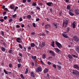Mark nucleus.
Listing matches in <instances>:
<instances>
[{
    "label": "nucleus",
    "instance_id": "nucleus-31",
    "mask_svg": "<svg viewBox=\"0 0 79 79\" xmlns=\"http://www.w3.org/2000/svg\"><path fill=\"white\" fill-rule=\"evenodd\" d=\"M75 23L74 22H73V28H75V27H76V24H75Z\"/></svg>",
    "mask_w": 79,
    "mask_h": 79
},
{
    "label": "nucleus",
    "instance_id": "nucleus-57",
    "mask_svg": "<svg viewBox=\"0 0 79 79\" xmlns=\"http://www.w3.org/2000/svg\"><path fill=\"white\" fill-rule=\"evenodd\" d=\"M16 28H19V27H20V26L18 25H17L16 26Z\"/></svg>",
    "mask_w": 79,
    "mask_h": 79
},
{
    "label": "nucleus",
    "instance_id": "nucleus-41",
    "mask_svg": "<svg viewBox=\"0 0 79 79\" xmlns=\"http://www.w3.org/2000/svg\"><path fill=\"white\" fill-rule=\"evenodd\" d=\"M19 21H20V22H21V21H23V19L22 18V17H21L19 19Z\"/></svg>",
    "mask_w": 79,
    "mask_h": 79
},
{
    "label": "nucleus",
    "instance_id": "nucleus-43",
    "mask_svg": "<svg viewBox=\"0 0 79 79\" xmlns=\"http://www.w3.org/2000/svg\"><path fill=\"white\" fill-rule=\"evenodd\" d=\"M61 13H62V11H60V12L59 13V16H61L62 15L61 14Z\"/></svg>",
    "mask_w": 79,
    "mask_h": 79
},
{
    "label": "nucleus",
    "instance_id": "nucleus-8",
    "mask_svg": "<svg viewBox=\"0 0 79 79\" xmlns=\"http://www.w3.org/2000/svg\"><path fill=\"white\" fill-rule=\"evenodd\" d=\"M54 48L56 52L58 53V52H60V50L59 49V48Z\"/></svg>",
    "mask_w": 79,
    "mask_h": 79
},
{
    "label": "nucleus",
    "instance_id": "nucleus-35",
    "mask_svg": "<svg viewBox=\"0 0 79 79\" xmlns=\"http://www.w3.org/2000/svg\"><path fill=\"white\" fill-rule=\"evenodd\" d=\"M20 76L21 78H22V79H24V76L23 74H21L20 75Z\"/></svg>",
    "mask_w": 79,
    "mask_h": 79
},
{
    "label": "nucleus",
    "instance_id": "nucleus-53",
    "mask_svg": "<svg viewBox=\"0 0 79 79\" xmlns=\"http://www.w3.org/2000/svg\"><path fill=\"white\" fill-rule=\"evenodd\" d=\"M4 10L5 11H9V10H8L7 8H5Z\"/></svg>",
    "mask_w": 79,
    "mask_h": 79
},
{
    "label": "nucleus",
    "instance_id": "nucleus-15",
    "mask_svg": "<svg viewBox=\"0 0 79 79\" xmlns=\"http://www.w3.org/2000/svg\"><path fill=\"white\" fill-rule=\"evenodd\" d=\"M53 24L55 26H56V28L57 29V28H58V24L56 23H53Z\"/></svg>",
    "mask_w": 79,
    "mask_h": 79
},
{
    "label": "nucleus",
    "instance_id": "nucleus-2",
    "mask_svg": "<svg viewBox=\"0 0 79 79\" xmlns=\"http://www.w3.org/2000/svg\"><path fill=\"white\" fill-rule=\"evenodd\" d=\"M35 70L37 73H39L42 71V67L40 66L38 68L35 69Z\"/></svg>",
    "mask_w": 79,
    "mask_h": 79
},
{
    "label": "nucleus",
    "instance_id": "nucleus-28",
    "mask_svg": "<svg viewBox=\"0 0 79 79\" xmlns=\"http://www.w3.org/2000/svg\"><path fill=\"white\" fill-rule=\"evenodd\" d=\"M57 67L58 69L59 70H60V69H61V66L57 65Z\"/></svg>",
    "mask_w": 79,
    "mask_h": 79
},
{
    "label": "nucleus",
    "instance_id": "nucleus-10",
    "mask_svg": "<svg viewBox=\"0 0 79 79\" xmlns=\"http://www.w3.org/2000/svg\"><path fill=\"white\" fill-rule=\"evenodd\" d=\"M46 5L49 6H51L53 5V3L52 2H49L46 3Z\"/></svg>",
    "mask_w": 79,
    "mask_h": 79
},
{
    "label": "nucleus",
    "instance_id": "nucleus-23",
    "mask_svg": "<svg viewBox=\"0 0 79 79\" xmlns=\"http://www.w3.org/2000/svg\"><path fill=\"white\" fill-rule=\"evenodd\" d=\"M13 51V50H12V49L11 48L8 51V53H10V54H11V53H12V52Z\"/></svg>",
    "mask_w": 79,
    "mask_h": 79
},
{
    "label": "nucleus",
    "instance_id": "nucleus-51",
    "mask_svg": "<svg viewBox=\"0 0 79 79\" xmlns=\"http://www.w3.org/2000/svg\"><path fill=\"white\" fill-rule=\"evenodd\" d=\"M1 34L2 35V36H4V32L2 31H1Z\"/></svg>",
    "mask_w": 79,
    "mask_h": 79
},
{
    "label": "nucleus",
    "instance_id": "nucleus-14",
    "mask_svg": "<svg viewBox=\"0 0 79 79\" xmlns=\"http://www.w3.org/2000/svg\"><path fill=\"white\" fill-rule=\"evenodd\" d=\"M75 14L76 15H78L79 14V10L78 9H77L75 10Z\"/></svg>",
    "mask_w": 79,
    "mask_h": 79
},
{
    "label": "nucleus",
    "instance_id": "nucleus-1",
    "mask_svg": "<svg viewBox=\"0 0 79 79\" xmlns=\"http://www.w3.org/2000/svg\"><path fill=\"white\" fill-rule=\"evenodd\" d=\"M68 19L67 18H65L64 20V21L63 23L62 27L64 26L65 27H66L68 24Z\"/></svg>",
    "mask_w": 79,
    "mask_h": 79
},
{
    "label": "nucleus",
    "instance_id": "nucleus-34",
    "mask_svg": "<svg viewBox=\"0 0 79 79\" xmlns=\"http://www.w3.org/2000/svg\"><path fill=\"white\" fill-rule=\"evenodd\" d=\"M69 14L71 15V16H74V13H73L72 12H69Z\"/></svg>",
    "mask_w": 79,
    "mask_h": 79
},
{
    "label": "nucleus",
    "instance_id": "nucleus-7",
    "mask_svg": "<svg viewBox=\"0 0 79 79\" xmlns=\"http://www.w3.org/2000/svg\"><path fill=\"white\" fill-rule=\"evenodd\" d=\"M49 53H51L52 56H55V53L54 52H53V51L50 50L49 51Z\"/></svg>",
    "mask_w": 79,
    "mask_h": 79
},
{
    "label": "nucleus",
    "instance_id": "nucleus-56",
    "mask_svg": "<svg viewBox=\"0 0 79 79\" xmlns=\"http://www.w3.org/2000/svg\"><path fill=\"white\" fill-rule=\"evenodd\" d=\"M23 49H24V51H25V52H26V47L23 46Z\"/></svg>",
    "mask_w": 79,
    "mask_h": 79
},
{
    "label": "nucleus",
    "instance_id": "nucleus-6",
    "mask_svg": "<svg viewBox=\"0 0 79 79\" xmlns=\"http://www.w3.org/2000/svg\"><path fill=\"white\" fill-rule=\"evenodd\" d=\"M45 45V43L44 42H42V44H41L40 45H39V48H42V47H44Z\"/></svg>",
    "mask_w": 79,
    "mask_h": 79
},
{
    "label": "nucleus",
    "instance_id": "nucleus-30",
    "mask_svg": "<svg viewBox=\"0 0 79 79\" xmlns=\"http://www.w3.org/2000/svg\"><path fill=\"white\" fill-rule=\"evenodd\" d=\"M28 71H29V69L27 68H26V70L25 72V74H26L27 73H28Z\"/></svg>",
    "mask_w": 79,
    "mask_h": 79
},
{
    "label": "nucleus",
    "instance_id": "nucleus-59",
    "mask_svg": "<svg viewBox=\"0 0 79 79\" xmlns=\"http://www.w3.org/2000/svg\"><path fill=\"white\" fill-rule=\"evenodd\" d=\"M39 20H40V19H39V18H38L37 19H36V21L37 22V21H39Z\"/></svg>",
    "mask_w": 79,
    "mask_h": 79
},
{
    "label": "nucleus",
    "instance_id": "nucleus-42",
    "mask_svg": "<svg viewBox=\"0 0 79 79\" xmlns=\"http://www.w3.org/2000/svg\"><path fill=\"white\" fill-rule=\"evenodd\" d=\"M72 56H73V57H74L75 58H77V56H76L72 54Z\"/></svg>",
    "mask_w": 79,
    "mask_h": 79
},
{
    "label": "nucleus",
    "instance_id": "nucleus-60",
    "mask_svg": "<svg viewBox=\"0 0 79 79\" xmlns=\"http://www.w3.org/2000/svg\"><path fill=\"white\" fill-rule=\"evenodd\" d=\"M19 56H21V57H22V54H21V53H19Z\"/></svg>",
    "mask_w": 79,
    "mask_h": 79
},
{
    "label": "nucleus",
    "instance_id": "nucleus-16",
    "mask_svg": "<svg viewBox=\"0 0 79 79\" xmlns=\"http://www.w3.org/2000/svg\"><path fill=\"white\" fill-rule=\"evenodd\" d=\"M76 50L78 53H79V47L78 46L76 47Z\"/></svg>",
    "mask_w": 79,
    "mask_h": 79
},
{
    "label": "nucleus",
    "instance_id": "nucleus-46",
    "mask_svg": "<svg viewBox=\"0 0 79 79\" xmlns=\"http://www.w3.org/2000/svg\"><path fill=\"white\" fill-rule=\"evenodd\" d=\"M18 68H20L21 67V64H18Z\"/></svg>",
    "mask_w": 79,
    "mask_h": 79
},
{
    "label": "nucleus",
    "instance_id": "nucleus-38",
    "mask_svg": "<svg viewBox=\"0 0 79 79\" xmlns=\"http://www.w3.org/2000/svg\"><path fill=\"white\" fill-rule=\"evenodd\" d=\"M2 52H5V48L3 47H2Z\"/></svg>",
    "mask_w": 79,
    "mask_h": 79
},
{
    "label": "nucleus",
    "instance_id": "nucleus-63",
    "mask_svg": "<svg viewBox=\"0 0 79 79\" xmlns=\"http://www.w3.org/2000/svg\"><path fill=\"white\" fill-rule=\"evenodd\" d=\"M65 2L66 3H69V0H65Z\"/></svg>",
    "mask_w": 79,
    "mask_h": 79
},
{
    "label": "nucleus",
    "instance_id": "nucleus-37",
    "mask_svg": "<svg viewBox=\"0 0 79 79\" xmlns=\"http://www.w3.org/2000/svg\"><path fill=\"white\" fill-rule=\"evenodd\" d=\"M70 6L69 5H68L67 7V10H69V9H70Z\"/></svg>",
    "mask_w": 79,
    "mask_h": 79
},
{
    "label": "nucleus",
    "instance_id": "nucleus-32",
    "mask_svg": "<svg viewBox=\"0 0 79 79\" xmlns=\"http://www.w3.org/2000/svg\"><path fill=\"white\" fill-rule=\"evenodd\" d=\"M42 56L43 59H45L46 56V55L45 54H43Z\"/></svg>",
    "mask_w": 79,
    "mask_h": 79
},
{
    "label": "nucleus",
    "instance_id": "nucleus-11",
    "mask_svg": "<svg viewBox=\"0 0 79 79\" xmlns=\"http://www.w3.org/2000/svg\"><path fill=\"white\" fill-rule=\"evenodd\" d=\"M20 40H21V39L19 37L17 38L16 40V41L18 43H20L21 42Z\"/></svg>",
    "mask_w": 79,
    "mask_h": 79
},
{
    "label": "nucleus",
    "instance_id": "nucleus-45",
    "mask_svg": "<svg viewBox=\"0 0 79 79\" xmlns=\"http://www.w3.org/2000/svg\"><path fill=\"white\" fill-rule=\"evenodd\" d=\"M4 72L6 74H8V73H7V72H6V71L5 69H4Z\"/></svg>",
    "mask_w": 79,
    "mask_h": 79
},
{
    "label": "nucleus",
    "instance_id": "nucleus-33",
    "mask_svg": "<svg viewBox=\"0 0 79 79\" xmlns=\"http://www.w3.org/2000/svg\"><path fill=\"white\" fill-rule=\"evenodd\" d=\"M17 61L19 63H21V59H17Z\"/></svg>",
    "mask_w": 79,
    "mask_h": 79
},
{
    "label": "nucleus",
    "instance_id": "nucleus-18",
    "mask_svg": "<svg viewBox=\"0 0 79 79\" xmlns=\"http://www.w3.org/2000/svg\"><path fill=\"white\" fill-rule=\"evenodd\" d=\"M31 58L34 61H35V60L37 59V57L36 56H32Z\"/></svg>",
    "mask_w": 79,
    "mask_h": 79
},
{
    "label": "nucleus",
    "instance_id": "nucleus-62",
    "mask_svg": "<svg viewBox=\"0 0 79 79\" xmlns=\"http://www.w3.org/2000/svg\"><path fill=\"white\" fill-rule=\"evenodd\" d=\"M31 34L33 35H35V32H31Z\"/></svg>",
    "mask_w": 79,
    "mask_h": 79
},
{
    "label": "nucleus",
    "instance_id": "nucleus-61",
    "mask_svg": "<svg viewBox=\"0 0 79 79\" xmlns=\"http://www.w3.org/2000/svg\"><path fill=\"white\" fill-rule=\"evenodd\" d=\"M6 13V11L3 12V15H5Z\"/></svg>",
    "mask_w": 79,
    "mask_h": 79
},
{
    "label": "nucleus",
    "instance_id": "nucleus-54",
    "mask_svg": "<svg viewBox=\"0 0 79 79\" xmlns=\"http://www.w3.org/2000/svg\"><path fill=\"white\" fill-rule=\"evenodd\" d=\"M8 17H7V16H5L4 17V19L5 20H6V19H7V18Z\"/></svg>",
    "mask_w": 79,
    "mask_h": 79
},
{
    "label": "nucleus",
    "instance_id": "nucleus-20",
    "mask_svg": "<svg viewBox=\"0 0 79 79\" xmlns=\"http://www.w3.org/2000/svg\"><path fill=\"white\" fill-rule=\"evenodd\" d=\"M48 69H47L46 68L45 69L44 71V73L45 74L47 73H48Z\"/></svg>",
    "mask_w": 79,
    "mask_h": 79
},
{
    "label": "nucleus",
    "instance_id": "nucleus-4",
    "mask_svg": "<svg viewBox=\"0 0 79 79\" xmlns=\"http://www.w3.org/2000/svg\"><path fill=\"white\" fill-rule=\"evenodd\" d=\"M55 44H56V45L57 47H58V48H61L62 47V45H61V44L60 43L57 41H56Z\"/></svg>",
    "mask_w": 79,
    "mask_h": 79
},
{
    "label": "nucleus",
    "instance_id": "nucleus-55",
    "mask_svg": "<svg viewBox=\"0 0 79 79\" xmlns=\"http://www.w3.org/2000/svg\"><path fill=\"white\" fill-rule=\"evenodd\" d=\"M13 18H16V14H15L12 16Z\"/></svg>",
    "mask_w": 79,
    "mask_h": 79
},
{
    "label": "nucleus",
    "instance_id": "nucleus-52",
    "mask_svg": "<svg viewBox=\"0 0 79 79\" xmlns=\"http://www.w3.org/2000/svg\"><path fill=\"white\" fill-rule=\"evenodd\" d=\"M27 2V0H23V3H26Z\"/></svg>",
    "mask_w": 79,
    "mask_h": 79
},
{
    "label": "nucleus",
    "instance_id": "nucleus-24",
    "mask_svg": "<svg viewBox=\"0 0 79 79\" xmlns=\"http://www.w3.org/2000/svg\"><path fill=\"white\" fill-rule=\"evenodd\" d=\"M31 47H35V44L34 43H31Z\"/></svg>",
    "mask_w": 79,
    "mask_h": 79
},
{
    "label": "nucleus",
    "instance_id": "nucleus-49",
    "mask_svg": "<svg viewBox=\"0 0 79 79\" xmlns=\"http://www.w3.org/2000/svg\"><path fill=\"white\" fill-rule=\"evenodd\" d=\"M66 31H67V32H69V27H68L67 28Z\"/></svg>",
    "mask_w": 79,
    "mask_h": 79
},
{
    "label": "nucleus",
    "instance_id": "nucleus-5",
    "mask_svg": "<svg viewBox=\"0 0 79 79\" xmlns=\"http://www.w3.org/2000/svg\"><path fill=\"white\" fill-rule=\"evenodd\" d=\"M73 40L75 42H79V39L78 37L77 36H75L73 38Z\"/></svg>",
    "mask_w": 79,
    "mask_h": 79
},
{
    "label": "nucleus",
    "instance_id": "nucleus-17",
    "mask_svg": "<svg viewBox=\"0 0 79 79\" xmlns=\"http://www.w3.org/2000/svg\"><path fill=\"white\" fill-rule=\"evenodd\" d=\"M31 77H35V75L34 74V72H32L31 73Z\"/></svg>",
    "mask_w": 79,
    "mask_h": 79
},
{
    "label": "nucleus",
    "instance_id": "nucleus-9",
    "mask_svg": "<svg viewBox=\"0 0 79 79\" xmlns=\"http://www.w3.org/2000/svg\"><path fill=\"white\" fill-rule=\"evenodd\" d=\"M45 29H48V28H50V25L48 24H47L45 25Z\"/></svg>",
    "mask_w": 79,
    "mask_h": 79
},
{
    "label": "nucleus",
    "instance_id": "nucleus-40",
    "mask_svg": "<svg viewBox=\"0 0 79 79\" xmlns=\"http://www.w3.org/2000/svg\"><path fill=\"white\" fill-rule=\"evenodd\" d=\"M13 21V19H9V23H11L12 21Z\"/></svg>",
    "mask_w": 79,
    "mask_h": 79
},
{
    "label": "nucleus",
    "instance_id": "nucleus-36",
    "mask_svg": "<svg viewBox=\"0 0 79 79\" xmlns=\"http://www.w3.org/2000/svg\"><path fill=\"white\" fill-rule=\"evenodd\" d=\"M53 67L54 68V69H56V65H55V64H53Z\"/></svg>",
    "mask_w": 79,
    "mask_h": 79
},
{
    "label": "nucleus",
    "instance_id": "nucleus-58",
    "mask_svg": "<svg viewBox=\"0 0 79 79\" xmlns=\"http://www.w3.org/2000/svg\"><path fill=\"white\" fill-rule=\"evenodd\" d=\"M0 21H1V22H3L4 21V19H0Z\"/></svg>",
    "mask_w": 79,
    "mask_h": 79
},
{
    "label": "nucleus",
    "instance_id": "nucleus-47",
    "mask_svg": "<svg viewBox=\"0 0 79 79\" xmlns=\"http://www.w3.org/2000/svg\"><path fill=\"white\" fill-rule=\"evenodd\" d=\"M9 68H12V64L11 63H10L9 64Z\"/></svg>",
    "mask_w": 79,
    "mask_h": 79
},
{
    "label": "nucleus",
    "instance_id": "nucleus-3",
    "mask_svg": "<svg viewBox=\"0 0 79 79\" xmlns=\"http://www.w3.org/2000/svg\"><path fill=\"white\" fill-rule=\"evenodd\" d=\"M73 74H75L77 76H79V71L75 70H73Z\"/></svg>",
    "mask_w": 79,
    "mask_h": 79
},
{
    "label": "nucleus",
    "instance_id": "nucleus-25",
    "mask_svg": "<svg viewBox=\"0 0 79 79\" xmlns=\"http://www.w3.org/2000/svg\"><path fill=\"white\" fill-rule=\"evenodd\" d=\"M27 18H28V19H30L31 18V15H27Z\"/></svg>",
    "mask_w": 79,
    "mask_h": 79
},
{
    "label": "nucleus",
    "instance_id": "nucleus-12",
    "mask_svg": "<svg viewBox=\"0 0 79 79\" xmlns=\"http://www.w3.org/2000/svg\"><path fill=\"white\" fill-rule=\"evenodd\" d=\"M62 35L63 37H65V38H69V37L68 36V35H67V34H64V33H62Z\"/></svg>",
    "mask_w": 79,
    "mask_h": 79
},
{
    "label": "nucleus",
    "instance_id": "nucleus-22",
    "mask_svg": "<svg viewBox=\"0 0 79 79\" xmlns=\"http://www.w3.org/2000/svg\"><path fill=\"white\" fill-rule=\"evenodd\" d=\"M51 46L53 47H55V42L54 41H53L51 44Z\"/></svg>",
    "mask_w": 79,
    "mask_h": 79
},
{
    "label": "nucleus",
    "instance_id": "nucleus-21",
    "mask_svg": "<svg viewBox=\"0 0 79 79\" xmlns=\"http://www.w3.org/2000/svg\"><path fill=\"white\" fill-rule=\"evenodd\" d=\"M68 56L69 59H73V57L70 55V54L68 55Z\"/></svg>",
    "mask_w": 79,
    "mask_h": 79
},
{
    "label": "nucleus",
    "instance_id": "nucleus-44",
    "mask_svg": "<svg viewBox=\"0 0 79 79\" xmlns=\"http://www.w3.org/2000/svg\"><path fill=\"white\" fill-rule=\"evenodd\" d=\"M39 5H40L41 6H42V5H43V4H42V3L40 2L39 3Z\"/></svg>",
    "mask_w": 79,
    "mask_h": 79
},
{
    "label": "nucleus",
    "instance_id": "nucleus-48",
    "mask_svg": "<svg viewBox=\"0 0 79 79\" xmlns=\"http://www.w3.org/2000/svg\"><path fill=\"white\" fill-rule=\"evenodd\" d=\"M32 24L34 27H35V23H33Z\"/></svg>",
    "mask_w": 79,
    "mask_h": 79
},
{
    "label": "nucleus",
    "instance_id": "nucleus-64",
    "mask_svg": "<svg viewBox=\"0 0 79 79\" xmlns=\"http://www.w3.org/2000/svg\"><path fill=\"white\" fill-rule=\"evenodd\" d=\"M28 50H31V47L30 46L28 47Z\"/></svg>",
    "mask_w": 79,
    "mask_h": 79
},
{
    "label": "nucleus",
    "instance_id": "nucleus-26",
    "mask_svg": "<svg viewBox=\"0 0 79 79\" xmlns=\"http://www.w3.org/2000/svg\"><path fill=\"white\" fill-rule=\"evenodd\" d=\"M32 5L35 6H37V2H33L32 4Z\"/></svg>",
    "mask_w": 79,
    "mask_h": 79
},
{
    "label": "nucleus",
    "instance_id": "nucleus-39",
    "mask_svg": "<svg viewBox=\"0 0 79 79\" xmlns=\"http://www.w3.org/2000/svg\"><path fill=\"white\" fill-rule=\"evenodd\" d=\"M18 8V6L15 7V9L14 10V11H16V10Z\"/></svg>",
    "mask_w": 79,
    "mask_h": 79
},
{
    "label": "nucleus",
    "instance_id": "nucleus-19",
    "mask_svg": "<svg viewBox=\"0 0 79 79\" xmlns=\"http://www.w3.org/2000/svg\"><path fill=\"white\" fill-rule=\"evenodd\" d=\"M15 7V6H14V5H12L10 6V8H11V9H12V10H13V9H14Z\"/></svg>",
    "mask_w": 79,
    "mask_h": 79
},
{
    "label": "nucleus",
    "instance_id": "nucleus-27",
    "mask_svg": "<svg viewBox=\"0 0 79 79\" xmlns=\"http://www.w3.org/2000/svg\"><path fill=\"white\" fill-rule=\"evenodd\" d=\"M36 8L37 10H40V7L38 6H36Z\"/></svg>",
    "mask_w": 79,
    "mask_h": 79
},
{
    "label": "nucleus",
    "instance_id": "nucleus-13",
    "mask_svg": "<svg viewBox=\"0 0 79 79\" xmlns=\"http://www.w3.org/2000/svg\"><path fill=\"white\" fill-rule=\"evenodd\" d=\"M73 67L74 68H76V69H79V66H78V65L77 64H74L73 65Z\"/></svg>",
    "mask_w": 79,
    "mask_h": 79
},
{
    "label": "nucleus",
    "instance_id": "nucleus-50",
    "mask_svg": "<svg viewBox=\"0 0 79 79\" xmlns=\"http://www.w3.org/2000/svg\"><path fill=\"white\" fill-rule=\"evenodd\" d=\"M40 62L41 63L43 64V65H44V62H43V61H42V60H41L40 61Z\"/></svg>",
    "mask_w": 79,
    "mask_h": 79
},
{
    "label": "nucleus",
    "instance_id": "nucleus-29",
    "mask_svg": "<svg viewBox=\"0 0 79 79\" xmlns=\"http://www.w3.org/2000/svg\"><path fill=\"white\" fill-rule=\"evenodd\" d=\"M19 47L20 49H23V46H22V45H21V44H19Z\"/></svg>",
    "mask_w": 79,
    "mask_h": 79
}]
</instances>
